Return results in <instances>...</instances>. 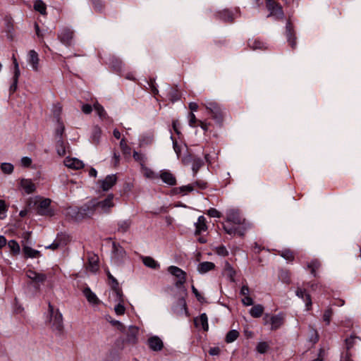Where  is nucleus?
<instances>
[{"label":"nucleus","mask_w":361,"mask_h":361,"mask_svg":"<svg viewBox=\"0 0 361 361\" xmlns=\"http://www.w3.org/2000/svg\"><path fill=\"white\" fill-rule=\"evenodd\" d=\"M49 312L50 314L49 323L54 331L61 332L63 329V316L59 310H54V307L49 303Z\"/></svg>","instance_id":"obj_1"},{"label":"nucleus","mask_w":361,"mask_h":361,"mask_svg":"<svg viewBox=\"0 0 361 361\" xmlns=\"http://www.w3.org/2000/svg\"><path fill=\"white\" fill-rule=\"evenodd\" d=\"M98 211L96 205V200H92L81 207L78 210V216L82 218H90Z\"/></svg>","instance_id":"obj_2"},{"label":"nucleus","mask_w":361,"mask_h":361,"mask_svg":"<svg viewBox=\"0 0 361 361\" xmlns=\"http://www.w3.org/2000/svg\"><path fill=\"white\" fill-rule=\"evenodd\" d=\"M264 325L270 324L271 330H276L280 328L283 323V317L282 314L270 315L266 314L263 318Z\"/></svg>","instance_id":"obj_3"},{"label":"nucleus","mask_w":361,"mask_h":361,"mask_svg":"<svg viewBox=\"0 0 361 361\" xmlns=\"http://www.w3.org/2000/svg\"><path fill=\"white\" fill-rule=\"evenodd\" d=\"M114 195L109 194L106 197V198L102 201H97L96 205L98 210H100L101 212L108 213L110 212V209L114 207Z\"/></svg>","instance_id":"obj_4"},{"label":"nucleus","mask_w":361,"mask_h":361,"mask_svg":"<svg viewBox=\"0 0 361 361\" xmlns=\"http://www.w3.org/2000/svg\"><path fill=\"white\" fill-rule=\"evenodd\" d=\"M203 161L191 155L187 156L183 159V164L186 166H190L194 174H196L199 169L203 165Z\"/></svg>","instance_id":"obj_5"},{"label":"nucleus","mask_w":361,"mask_h":361,"mask_svg":"<svg viewBox=\"0 0 361 361\" xmlns=\"http://www.w3.org/2000/svg\"><path fill=\"white\" fill-rule=\"evenodd\" d=\"M202 104L213 114L214 118H221V110L216 102L211 99H207Z\"/></svg>","instance_id":"obj_6"},{"label":"nucleus","mask_w":361,"mask_h":361,"mask_svg":"<svg viewBox=\"0 0 361 361\" xmlns=\"http://www.w3.org/2000/svg\"><path fill=\"white\" fill-rule=\"evenodd\" d=\"M51 201L49 199L40 200L37 205V213L42 216H52L53 212L50 209Z\"/></svg>","instance_id":"obj_7"},{"label":"nucleus","mask_w":361,"mask_h":361,"mask_svg":"<svg viewBox=\"0 0 361 361\" xmlns=\"http://www.w3.org/2000/svg\"><path fill=\"white\" fill-rule=\"evenodd\" d=\"M267 7L270 11V15L274 16L277 18H283V13L281 7L276 4L274 0H266Z\"/></svg>","instance_id":"obj_8"},{"label":"nucleus","mask_w":361,"mask_h":361,"mask_svg":"<svg viewBox=\"0 0 361 361\" xmlns=\"http://www.w3.org/2000/svg\"><path fill=\"white\" fill-rule=\"evenodd\" d=\"M59 40L66 46L72 44L73 32L69 28H63L58 35Z\"/></svg>","instance_id":"obj_9"},{"label":"nucleus","mask_w":361,"mask_h":361,"mask_svg":"<svg viewBox=\"0 0 361 361\" xmlns=\"http://www.w3.org/2000/svg\"><path fill=\"white\" fill-rule=\"evenodd\" d=\"M227 221L234 224H245V219L240 216L238 210L235 209H230L227 211Z\"/></svg>","instance_id":"obj_10"},{"label":"nucleus","mask_w":361,"mask_h":361,"mask_svg":"<svg viewBox=\"0 0 361 361\" xmlns=\"http://www.w3.org/2000/svg\"><path fill=\"white\" fill-rule=\"evenodd\" d=\"M126 257L125 250L116 243H113V259L116 262H122Z\"/></svg>","instance_id":"obj_11"},{"label":"nucleus","mask_w":361,"mask_h":361,"mask_svg":"<svg viewBox=\"0 0 361 361\" xmlns=\"http://www.w3.org/2000/svg\"><path fill=\"white\" fill-rule=\"evenodd\" d=\"M116 181L117 177L116 175H109L100 181V186L104 191H107L116 184Z\"/></svg>","instance_id":"obj_12"},{"label":"nucleus","mask_w":361,"mask_h":361,"mask_svg":"<svg viewBox=\"0 0 361 361\" xmlns=\"http://www.w3.org/2000/svg\"><path fill=\"white\" fill-rule=\"evenodd\" d=\"M26 276L27 278L31 279L32 281L35 283H43L47 279V276L45 274L42 273H37L33 270H27L26 271Z\"/></svg>","instance_id":"obj_13"},{"label":"nucleus","mask_w":361,"mask_h":361,"mask_svg":"<svg viewBox=\"0 0 361 361\" xmlns=\"http://www.w3.org/2000/svg\"><path fill=\"white\" fill-rule=\"evenodd\" d=\"M64 164L69 169H80L83 168L84 164L82 161L75 158L66 157L64 160Z\"/></svg>","instance_id":"obj_14"},{"label":"nucleus","mask_w":361,"mask_h":361,"mask_svg":"<svg viewBox=\"0 0 361 361\" xmlns=\"http://www.w3.org/2000/svg\"><path fill=\"white\" fill-rule=\"evenodd\" d=\"M194 322L196 327L201 328L205 331H208V317L205 313H202L199 317L195 318Z\"/></svg>","instance_id":"obj_15"},{"label":"nucleus","mask_w":361,"mask_h":361,"mask_svg":"<svg viewBox=\"0 0 361 361\" xmlns=\"http://www.w3.org/2000/svg\"><path fill=\"white\" fill-rule=\"evenodd\" d=\"M148 344L150 348L154 351H159L164 347V343L162 341L158 336H152L149 338Z\"/></svg>","instance_id":"obj_16"},{"label":"nucleus","mask_w":361,"mask_h":361,"mask_svg":"<svg viewBox=\"0 0 361 361\" xmlns=\"http://www.w3.org/2000/svg\"><path fill=\"white\" fill-rule=\"evenodd\" d=\"M207 229L205 218L203 216H199L197 221L195 223V235H200L202 232H205Z\"/></svg>","instance_id":"obj_17"},{"label":"nucleus","mask_w":361,"mask_h":361,"mask_svg":"<svg viewBox=\"0 0 361 361\" xmlns=\"http://www.w3.org/2000/svg\"><path fill=\"white\" fill-rule=\"evenodd\" d=\"M296 295L305 302L307 309L309 310L312 306V300L310 295L307 293L305 289L302 288H298Z\"/></svg>","instance_id":"obj_18"},{"label":"nucleus","mask_w":361,"mask_h":361,"mask_svg":"<svg viewBox=\"0 0 361 361\" xmlns=\"http://www.w3.org/2000/svg\"><path fill=\"white\" fill-rule=\"evenodd\" d=\"M29 62L32 65L33 70L38 71L39 56L35 50L29 51Z\"/></svg>","instance_id":"obj_19"},{"label":"nucleus","mask_w":361,"mask_h":361,"mask_svg":"<svg viewBox=\"0 0 361 361\" xmlns=\"http://www.w3.org/2000/svg\"><path fill=\"white\" fill-rule=\"evenodd\" d=\"M20 185L27 194L32 193L35 190V185L30 180L22 179Z\"/></svg>","instance_id":"obj_20"},{"label":"nucleus","mask_w":361,"mask_h":361,"mask_svg":"<svg viewBox=\"0 0 361 361\" xmlns=\"http://www.w3.org/2000/svg\"><path fill=\"white\" fill-rule=\"evenodd\" d=\"M215 267V264L211 262H204L198 264L197 270L200 274H205Z\"/></svg>","instance_id":"obj_21"},{"label":"nucleus","mask_w":361,"mask_h":361,"mask_svg":"<svg viewBox=\"0 0 361 361\" xmlns=\"http://www.w3.org/2000/svg\"><path fill=\"white\" fill-rule=\"evenodd\" d=\"M83 293L89 302L94 305L99 303V299L97 295L89 288H85Z\"/></svg>","instance_id":"obj_22"},{"label":"nucleus","mask_w":361,"mask_h":361,"mask_svg":"<svg viewBox=\"0 0 361 361\" xmlns=\"http://www.w3.org/2000/svg\"><path fill=\"white\" fill-rule=\"evenodd\" d=\"M159 177L161 178L163 182L168 185H173L176 183L175 177L169 172L164 171L160 174V176H159Z\"/></svg>","instance_id":"obj_23"},{"label":"nucleus","mask_w":361,"mask_h":361,"mask_svg":"<svg viewBox=\"0 0 361 361\" xmlns=\"http://www.w3.org/2000/svg\"><path fill=\"white\" fill-rule=\"evenodd\" d=\"M23 250L26 257L35 258L41 256L39 251L34 250L27 245L23 246Z\"/></svg>","instance_id":"obj_24"},{"label":"nucleus","mask_w":361,"mask_h":361,"mask_svg":"<svg viewBox=\"0 0 361 361\" xmlns=\"http://www.w3.org/2000/svg\"><path fill=\"white\" fill-rule=\"evenodd\" d=\"M87 269L91 272H96L99 269L98 259L96 256L91 257L88 259Z\"/></svg>","instance_id":"obj_25"},{"label":"nucleus","mask_w":361,"mask_h":361,"mask_svg":"<svg viewBox=\"0 0 361 361\" xmlns=\"http://www.w3.org/2000/svg\"><path fill=\"white\" fill-rule=\"evenodd\" d=\"M142 260L143 264L151 269H157L159 267V264L151 257H142Z\"/></svg>","instance_id":"obj_26"},{"label":"nucleus","mask_w":361,"mask_h":361,"mask_svg":"<svg viewBox=\"0 0 361 361\" xmlns=\"http://www.w3.org/2000/svg\"><path fill=\"white\" fill-rule=\"evenodd\" d=\"M249 47L252 49H263L266 48L265 44L257 39H252L248 42Z\"/></svg>","instance_id":"obj_27"},{"label":"nucleus","mask_w":361,"mask_h":361,"mask_svg":"<svg viewBox=\"0 0 361 361\" xmlns=\"http://www.w3.org/2000/svg\"><path fill=\"white\" fill-rule=\"evenodd\" d=\"M264 312V307L261 305H257L253 306L250 310V314L252 317L258 318L260 317Z\"/></svg>","instance_id":"obj_28"},{"label":"nucleus","mask_w":361,"mask_h":361,"mask_svg":"<svg viewBox=\"0 0 361 361\" xmlns=\"http://www.w3.org/2000/svg\"><path fill=\"white\" fill-rule=\"evenodd\" d=\"M224 273L230 279L231 281H235V271L228 262L225 264Z\"/></svg>","instance_id":"obj_29"},{"label":"nucleus","mask_w":361,"mask_h":361,"mask_svg":"<svg viewBox=\"0 0 361 361\" xmlns=\"http://www.w3.org/2000/svg\"><path fill=\"white\" fill-rule=\"evenodd\" d=\"M109 279L111 280L110 285L111 286L113 290L115 291L117 297L119 298L120 299L123 298L122 291L119 288L118 282L117 281V280L114 276H112L111 279Z\"/></svg>","instance_id":"obj_30"},{"label":"nucleus","mask_w":361,"mask_h":361,"mask_svg":"<svg viewBox=\"0 0 361 361\" xmlns=\"http://www.w3.org/2000/svg\"><path fill=\"white\" fill-rule=\"evenodd\" d=\"M34 8L35 11L39 12L42 15H45L47 13L46 4L41 0H37L35 2Z\"/></svg>","instance_id":"obj_31"},{"label":"nucleus","mask_w":361,"mask_h":361,"mask_svg":"<svg viewBox=\"0 0 361 361\" xmlns=\"http://www.w3.org/2000/svg\"><path fill=\"white\" fill-rule=\"evenodd\" d=\"M57 127L56 128V136L59 139H62V135L65 130V126L63 123L61 122L60 118L57 116Z\"/></svg>","instance_id":"obj_32"},{"label":"nucleus","mask_w":361,"mask_h":361,"mask_svg":"<svg viewBox=\"0 0 361 361\" xmlns=\"http://www.w3.org/2000/svg\"><path fill=\"white\" fill-rule=\"evenodd\" d=\"M239 336V332L237 330H231L228 331L226 336V342L231 343L235 341Z\"/></svg>","instance_id":"obj_33"},{"label":"nucleus","mask_w":361,"mask_h":361,"mask_svg":"<svg viewBox=\"0 0 361 361\" xmlns=\"http://www.w3.org/2000/svg\"><path fill=\"white\" fill-rule=\"evenodd\" d=\"M142 171L143 175L147 178L156 179V178H159V176L157 174H156L153 171H152L150 169H149L147 167L142 166Z\"/></svg>","instance_id":"obj_34"},{"label":"nucleus","mask_w":361,"mask_h":361,"mask_svg":"<svg viewBox=\"0 0 361 361\" xmlns=\"http://www.w3.org/2000/svg\"><path fill=\"white\" fill-rule=\"evenodd\" d=\"M333 314H334L333 310L330 307L327 308L324 312V314L322 315V319L326 323V325L330 324Z\"/></svg>","instance_id":"obj_35"},{"label":"nucleus","mask_w":361,"mask_h":361,"mask_svg":"<svg viewBox=\"0 0 361 361\" xmlns=\"http://www.w3.org/2000/svg\"><path fill=\"white\" fill-rule=\"evenodd\" d=\"M94 109L101 118L104 119L106 118L107 114L104 107L102 105H100L98 102L94 104Z\"/></svg>","instance_id":"obj_36"},{"label":"nucleus","mask_w":361,"mask_h":361,"mask_svg":"<svg viewBox=\"0 0 361 361\" xmlns=\"http://www.w3.org/2000/svg\"><path fill=\"white\" fill-rule=\"evenodd\" d=\"M320 267V263L317 260H313L308 264L307 267L310 269L311 273L314 276H317L316 271Z\"/></svg>","instance_id":"obj_37"},{"label":"nucleus","mask_w":361,"mask_h":361,"mask_svg":"<svg viewBox=\"0 0 361 361\" xmlns=\"http://www.w3.org/2000/svg\"><path fill=\"white\" fill-rule=\"evenodd\" d=\"M57 153L60 156H64L66 154V148L64 145L63 140L62 139H59L57 141L56 146Z\"/></svg>","instance_id":"obj_38"},{"label":"nucleus","mask_w":361,"mask_h":361,"mask_svg":"<svg viewBox=\"0 0 361 361\" xmlns=\"http://www.w3.org/2000/svg\"><path fill=\"white\" fill-rule=\"evenodd\" d=\"M8 245L9 248L11 249V250L14 254H19V252L20 251V245L16 240H12L8 241Z\"/></svg>","instance_id":"obj_39"},{"label":"nucleus","mask_w":361,"mask_h":361,"mask_svg":"<svg viewBox=\"0 0 361 361\" xmlns=\"http://www.w3.org/2000/svg\"><path fill=\"white\" fill-rule=\"evenodd\" d=\"M130 336L128 337V341L132 343L136 342V336L138 333V329L135 326H130L129 327Z\"/></svg>","instance_id":"obj_40"},{"label":"nucleus","mask_w":361,"mask_h":361,"mask_svg":"<svg viewBox=\"0 0 361 361\" xmlns=\"http://www.w3.org/2000/svg\"><path fill=\"white\" fill-rule=\"evenodd\" d=\"M118 300H120V302L117 305H116V307H114V310L116 314L123 315L126 312V308L124 305L121 303L123 301L122 298L121 299L118 298Z\"/></svg>","instance_id":"obj_41"},{"label":"nucleus","mask_w":361,"mask_h":361,"mask_svg":"<svg viewBox=\"0 0 361 361\" xmlns=\"http://www.w3.org/2000/svg\"><path fill=\"white\" fill-rule=\"evenodd\" d=\"M286 35H287L288 42L293 47H294L295 45V39H292L293 34H292V30H291L290 23H288L286 25Z\"/></svg>","instance_id":"obj_42"},{"label":"nucleus","mask_w":361,"mask_h":361,"mask_svg":"<svg viewBox=\"0 0 361 361\" xmlns=\"http://www.w3.org/2000/svg\"><path fill=\"white\" fill-rule=\"evenodd\" d=\"M8 210V207L6 202L3 200H0V219H4L6 217V213Z\"/></svg>","instance_id":"obj_43"},{"label":"nucleus","mask_w":361,"mask_h":361,"mask_svg":"<svg viewBox=\"0 0 361 361\" xmlns=\"http://www.w3.org/2000/svg\"><path fill=\"white\" fill-rule=\"evenodd\" d=\"M120 147L123 154H130V147L127 145L125 139H122L120 142Z\"/></svg>","instance_id":"obj_44"},{"label":"nucleus","mask_w":361,"mask_h":361,"mask_svg":"<svg viewBox=\"0 0 361 361\" xmlns=\"http://www.w3.org/2000/svg\"><path fill=\"white\" fill-rule=\"evenodd\" d=\"M1 169L4 173L10 174L13 171V166L9 163H3L1 166Z\"/></svg>","instance_id":"obj_45"},{"label":"nucleus","mask_w":361,"mask_h":361,"mask_svg":"<svg viewBox=\"0 0 361 361\" xmlns=\"http://www.w3.org/2000/svg\"><path fill=\"white\" fill-rule=\"evenodd\" d=\"M281 256L288 261H292L293 259V255L291 251L289 250H282L280 253Z\"/></svg>","instance_id":"obj_46"},{"label":"nucleus","mask_w":361,"mask_h":361,"mask_svg":"<svg viewBox=\"0 0 361 361\" xmlns=\"http://www.w3.org/2000/svg\"><path fill=\"white\" fill-rule=\"evenodd\" d=\"M269 345L266 342H260L257 345V350L259 353H264L268 350Z\"/></svg>","instance_id":"obj_47"},{"label":"nucleus","mask_w":361,"mask_h":361,"mask_svg":"<svg viewBox=\"0 0 361 361\" xmlns=\"http://www.w3.org/2000/svg\"><path fill=\"white\" fill-rule=\"evenodd\" d=\"M168 271L171 275L175 276L178 278L180 276V269L177 267H175V266L169 267L168 268Z\"/></svg>","instance_id":"obj_48"},{"label":"nucleus","mask_w":361,"mask_h":361,"mask_svg":"<svg viewBox=\"0 0 361 361\" xmlns=\"http://www.w3.org/2000/svg\"><path fill=\"white\" fill-rule=\"evenodd\" d=\"M224 230L225 231L228 233V234H235V233H238V235H243V231H241L240 230H238L237 228H228L226 227V226H224Z\"/></svg>","instance_id":"obj_49"},{"label":"nucleus","mask_w":361,"mask_h":361,"mask_svg":"<svg viewBox=\"0 0 361 361\" xmlns=\"http://www.w3.org/2000/svg\"><path fill=\"white\" fill-rule=\"evenodd\" d=\"M130 224L128 221H123L120 223L118 226V231L122 233L127 231L130 227Z\"/></svg>","instance_id":"obj_50"},{"label":"nucleus","mask_w":361,"mask_h":361,"mask_svg":"<svg viewBox=\"0 0 361 361\" xmlns=\"http://www.w3.org/2000/svg\"><path fill=\"white\" fill-rule=\"evenodd\" d=\"M216 252L221 256H226L228 254L225 247L221 246L216 248Z\"/></svg>","instance_id":"obj_51"},{"label":"nucleus","mask_w":361,"mask_h":361,"mask_svg":"<svg viewBox=\"0 0 361 361\" xmlns=\"http://www.w3.org/2000/svg\"><path fill=\"white\" fill-rule=\"evenodd\" d=\"M221 18L226 21H231L233 20L232 14L228 11H224L221 13Z\"/></svg>","instance_id":"obj_52"},{"label":"nucleus","mask_w":361,"mask_h":361,"mask_svg":"<svg viewBox=\"0 0 361 361\" xmlns=\"http://www.w3.org/2000/svg\"><path fill=\"white\" fill-rule=\"evenodd\" d=\"M207 214L211 217H217V218H219V217L221 216L220 212L218 210H216V209H214V208H212V209H209L208 212H207Z\"/></svg>","instance_id":"obj_53"},{"label":"nucleus","mask_w":361,"mask_h":361,"mask_svg":"<svg viewBox=\"0 0 361 361\" xmlns=\"http://www.w3.org/2000/svg\"><path fill=\"white\" fill-rule=\"evenodd\" d=\"M194 190V186L192 184H189L185 186H182V195L187 194L188 192H190Z\"/></svg>","instance_id":"obj_54"},{"label":"nucleus","mask_w":361,"mask_h":361,"mask_svg":"<svg viewBox=\"0 0 361 361\" xmlns=\"http://www.w3.org/2000/svg\"><path fill=\"white\" fill-rule=\"evenodd\" d=\"M133 157L136 161H140L141 163L142 166H143L142 162L145 161V157L142 154L137 152H134Z\"/></svg>","instance_id":"obj_55"},{"label":"nucleus","mask_w":361,"mask_h":361,"mask_svg":"<svg viewBox=\"0 0 361 361\" xmlns=\"http://www.w3.org/2000/svg\"><path fill=\"white\" fill-rule=\"evenodd\" d=\"M13 61L14 69H15L14 75L16 77L20 76V69H19L18 63L14 56H13Z\"/></svg>","instance_id":"obj_56"},{"label":"nucleus","mask_w":361,"mask_h":361,"mask_svg":"<svg viewBox=\"0 0 361 361\" xmlns=\"http://www.w3.org/2000/svg\"><path fill=\"white\" fill-rule=\"evenodd\" d=\"M21 164L25 167H28L32 164V159L30 157H24L21 159Z\"/></svg>","instance_id":"obj_57"},{"label":"nucleus","mask_w":361,"mask_h":361,"mask_svg":"<svg viewBox=\"0 0 361 361\" xmlns=\"http://www.w3.org/2000/svg\"><path fill=\"white\" fill-rule=\"evenodd\" d=\"M18 78L19 76H13V84L11 85L10 87V92L11 93H13L16 89H17V84H18Z\"/></svg>","instance_id":"obj_58"},{"label":"nucleus","mask_w":361,"mask_h":361,"mask_svg":"<svg viewBox=\"0 0 361 361\" xmlns=\"http://www.w3.org/2000/svg\"><path fill=\"white\" fill-rule=\"evenodd\" d=\"M242 302L246 306H250L253 304V300L249 295H247L242 299Z\"/></svg>","instance_id":"obj_59"},{"label":"nucleus","mask_w":361,"mask_h":361,"mask_svg":"<svg viewBox=\"0 0 361 361\" xmlns=\"http://www.w3.org/2000/svg\"><path fill=\"white\" fill-rule=\"evenodd\" d=\"M188 120H189V124L190 126H194L195 123L196 122H198V121L196 119L195 114L192 112H191L189 114Z\"/></svg>","instance_id":"obj_60"},{"label":"nucleus","mask_w":361,"mask_h":361,"mask_svg":"<svg viewBox=\"0 0 361 361\" xmlns=\"http://www.w3.org/2000/svg\"><path fill=\"white\" fill-rule=\"evenodd\" d=\"M82 111L85 114H89L92 111V107L90 104H84L82 106Z\"/></svg>","instance_id":"obj_61"},{"label":"nucleus","mask_w":361,"mask_h":361,"mask_svg":"<svg viewBox=\"0 0 361 361\" xmlns=\"http://www.w3.org/2000/svg\"><path fill=\"white\" fill-rule=\"evenodd\" d=\"M192 290L193 293L195 295L197 299L202 302L204 300V298L200 295V293L198 292V290L195 288V286H192Z\"/></svg>","instance_id":"obj_62"},{"label":"nucleus","mask_w":361,"mask_h":361,"mask_svg":"<svg viewBox=\"0 0 361 361\" xmlns=\"http://www.w3.org/2000/svg\"><path fill=\"white\" fill-rule=\"evenodd\" d=\"M93 4H94L95 8L97 9L98 11H102L104 8V5L99 0H94Z\"/></svg>","instance_id":"obj_63"},{"label":"nucleus","mask_w":361,"mask_h":361,"mask_svg":"<svg viewBox=\"0 0 361 361\" xmlns=\"http://www.w3.org/2000/svg\"><path fill=\"white\" fill-rule=\"evenodd\" d=\"M250 290L247 286H243L240 290V294L247 296L249 295Z\"/></svg>","instance_id":"obj_64"}]
</instances>
